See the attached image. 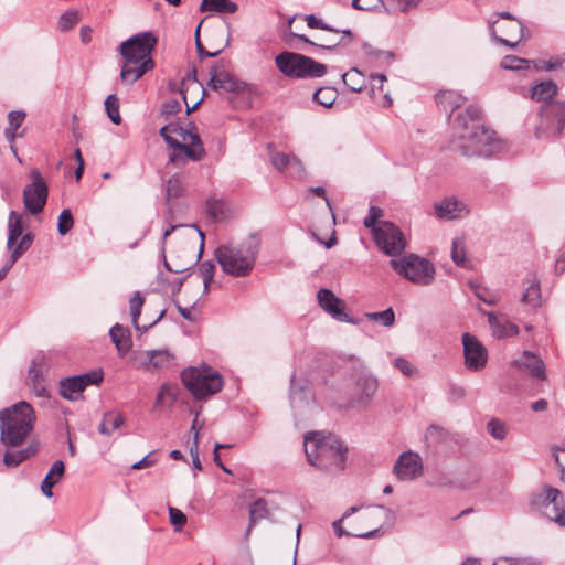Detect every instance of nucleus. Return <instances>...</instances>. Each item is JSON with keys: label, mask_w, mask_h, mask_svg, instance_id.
Masks as SVG:
<instances>
[{"label": "nucleus", "mask_w": 565, "mask_h": 565, "mask_svg": "<svg viewBox=\"0 0 565 565\" xmlns=\"http://www.w3.org/2000/svg\"><path fill=\"white\" fill-rule=\"evenodd\" d=\"M461 340L465 367L471 372L482 371L488 362L486 347L476 335L468 332L462 334Z\"/></svg>", "instance_id": "13"}, {"label": "nucleus", "mask_w": 565, "mask_h": 565, "mask_svg": "<svg viewBox=\"0 0 565 565\" xmlns=\"http://www.w3.org/2000/svg\"><path fill=\"white\" fill-rule=\"evenodd\" d=\"M74 226V217L70 209H64L58 216L57 231L61 235H66Z\"/></svg>", "instance_id": "43"}, {"label": "nucleus", "mask_w": 565, "mask_h": 565, "mask_svg": "<svg viewBox=\"0 0 565 565\" xmlns=\"http://www.w3.org/2000/svg\"><path fill=\"white\" fill-rule=\"evenodd\" d=\"M259 243L255 237L238 245H221L215 252V258L222 270L233 277L248 276L256 263Z\"/></svg>", "instance_id": "3"}, {"label": "nucleus", "mask_w": 565, "mask_h": 565, "mask_svg": "<svg viewBox=\"0 0 565 565\" xmlns=\"http://www.w3.org/2000/svg\"><path fill=\"white\" fill-rule=\"evenodd\" d=\"M542 116L547 121L546 128H536L535 136L539 139L557 137L565 127V102L554 100L542 108Z\"/></svg>", "instance_id": "12"}, {"label": "nucleus", "mask_w": 565, "mask_h": 565, "mask_svg": "<svg viewBox=\"0 0 565 565\" xmlns=\"http://www.w3.org/2000/svg\"><path fill=\"white\" fill-rule=\"evenodd\" d=\"M205 156V150L199 134L190 132L186 136V142L175 143V152L169 156V162L181 167L185 163L186 159L192 161H200Z\"/></svg>", "instance_id": "15"}, {"label": "nucleus", "mask_w": 565, "mask_h": 565, "mask_svg": "<svg viewBox=\"0 0 565 565\" xmlns=\"http://www.w3.org/2000/svg\"><path fill=\"white\" fill-rule=\"evenodd\" d=\"M513 364L521 369V372H525L533 377L544 380L545 379V364L534 353L524 351L522 355L513 361Z\"/></svg>", "instance_id": "23"}, {"label": "nucleus", "mask_w": 565, "mask_h": 565, "mask_svg": "<svg viewBox=\"0 0 565 565\" xmlns=\"http://www.w3.org/2000/svg\"><path fill=\"white\" fill-rule=\"evenodd\" d=\"M210 73L211 77L209 85L214 90L222 89L225 92L238 93L244 88V84L236 79L221 65H214Z\"/></svg>", "instance_id": "21"}, {"label": "nucleus", "mask_w": 565, "mask_h": 565, "mask_svg": "<svg viewBox=\"0 0 565 565\" xmlns=\"http://www.w3.org/2000/svg\"><path fill=\"white\" fill-rule=\"evenodd\" d=\"M181 380L196 399L213 395L223 387L221 374L210 366L185 369Z\"/></svg>", "instance_id": "5"}, {"label": "nucleus", "mask_w": 565, "mask_h": 565, "mask_svg": "<svg viewBox=\"0 0 565 565\" xmlns=\"http://www.w3.org/2000/svg\"><path fill=\"white\" fill-rule=\"evenodd\" d=\"M154 67L153 60H148L147 64L140 63H130L125 61V64L121 68L120 77L121 81L128 84H134L138 81L146 72L152 70Z\"/></svg>", "instance_id": "27"}, {"label": "nucleus", "mask_w": 565, "mask_h": 565, "mask_svg": "<svg viewBox=\"0 0 565 565\" xmlns=\"http://www.w3.org/2000/svg\"><path fill=\"white\" fill-rule=\"evenodd\" d=\"M174 360L168 350H148L140 354L139 366L146 371L168 370L174 365Z\"/></svg>", "instance_id": "20"}, {"label": "nucleus", "mask_w": 565, "mask_h": 565, "mask_svg": "<svg viewBox=\"0 0 565 565\" xmlns=\"http://www.w3.org/2000/svg\"><path fill=\"white\" fill-rule=\"evenodd\" d=\"M552 451H553V457H554V460H555V465H556L557 470H558L559 479H561V481L563 483H565V463L561 461V458L558 456V451H564L565 452V446L564 447L553 446L552 447Z\"/></svg>", "instance_id": "59"}, {"label": "nucleus", "mask_w": 565, "mask_h": 565, "mask_svg": "<svg viewBox=\"0 0 565 565\" xmlns=\"http://www.w3.org/2000/svg\"><path fill=\"white\" fill-rule=\"evenodd\" d=\"M344 85L354 93H359L365 86V78L363 74L355 67L351 68L342 75Z\"/></svg>", "instance_id": "35"}, {"label": "nucleus", "mask_w": 565, "mask_h": 565, "mask_svg": "<svg viewBox=\"0 0 565 565\" xmlns=\"http://www.w3.org/2000/svg\"><path fill=\"white\" fill-rule=\"evenodd\" d=\"M394 366L398 369L404 375L412 376L416 373V367L405 358H396L394 360Z\"/></svg>", "instance_id": "55"}, {"label": "nucleus", "mask_w": 565, "mask_h": 565, "mask_svg": "<svg viewBox=\"0 0 565 565\" xmlns=\"http://www.w3.org/2000/svg\"><path fill=\"white\" fill-rule=\"evenodd\" d=\"M338 97V93L331 87H321L313 94V100L324 107H331Z\"/></svg>", "instance_id": "39"}, {"label": "nucleus", "mask_w": 565, "mask_h": 565, "mask_svg": "<svg viewBox=\"0 0 565 565\" xmlns=\"http://www.w3.org/2000/svg\"><path fill=\"white\" fill-rule=\"evenodd\" d=\"M291 159H292V156L287 154L285 152H279V151L270 152V162L279 171L288 169V167L290 166Z\"/></svg>", "instance_id": "45"}, {"label": "nucleus", "mask_w": 565, "mask_h": 565, "mask_svg": "<svg viewBox=\"0 0 565 565\" xmlns=\"http://www.w3.org/2000/svg\"><path fill=\"white\" fill-rule=\"evenodd\" d=\"M22 217L15 211L9 213L7 248L12 249L17 239L22 235Z\"/></svg>", "instance_id": "30"}, {"label": "nucleus", "mask_w": 565, "mask_h": 565, "mask_svg": "<svg viewBox=\"0 0 565 565\" xmlns=\"http://www.w3.org/2000/svg\"><path fill=\"white\" fill-rule=\"evenodd\" d=\"M169 516L171 524L175 527V531H180L186 523V515L180 509L170 507Z\"/></svg>", "instance_id": "50"}, {"label": "nucleus", "mask_w": 565, "mask_h": 565, "mask_svg": "<svg viewBox=\"0 0 565 565\" xmlns=\"http://www.w3.org/2000/svg\"><path fill=\"white\" fill-rule=\"evenodd\" d=\"M379 381L367 369L362 366L355 371L354 387L351 396V405H366L375 395Z\"/></svg>", "instance_id": "16"}, {"label": "nucleus", "mask_w": 565, "mask_h": 565, "mask_svg": "<svg viewBox=\"0 0 565 565\" xmlns=\"http://www.w3.org/2000/svg\"><path fill=\"white\" fill-rule=\"evenodd\" d=\"M470 288L473 290L475 295L482 300L486 303L494 305L498 301V298L495 295H488V291L486 289L476 288L475 282H469Z\"/></svg>", "instance_id": "60"}, {"label": "nucleus", "mask_w": 565, "mask_h": 565, "mask_svg": "<svg viewBox=\"0 0 565 565\" xmlns=\"http://www.w3.org/2000/svg\"><path fill=\"white\" fill-rule=\"evenodd\" d=\"M451 130L450 147L465 157L489 158L502 150L501 140L481 124V110L475 105L454 117Z\"/></svg>", "instance_id": "1"}, {"label": "nucleus", "mask_w": 565, "mask_h": 565, "mask_svg": "<svg viewBox=\"0 0 565 565\" xmlns=\"http://www.w3.org/2000/svg\"><path fill=\"white\" fill-rule=\"evenodd\" d=\"M268 514L269 512L266 500L263 498H258L257 500H255L249 507V525L246 531V536L249 534L252 526L256 522L267 518Z\"/></svg>", "instance_id": "34"}, {"label": "nucleus", "mask_w": 565, "mask_h": 565, "mask_svg": "<svg viewBox=\"0 0 565 565\" xmlns=\"http://www.w3.org/2000/svg\"><path fill=\"white\" fill-rule=\"evenodd\" d=\"M492 565H539V564L534 561H529L526 558L502 557L499 561L494 562Z\"/></svg>", "instance_id": "61"}, {"label": "nucleus", "mask_w": 565, "mask_h": 565, "mask_svg": "<svg viewBox=\"0 0 565 565\" xmlns=\"http://www.w3.org/2000/svg\"><path fill=\"white\" fill-rule=\"evenodd\" d=\"M172 124H168L160 128L159 135L163 138V140L168 143V146L172 149V152H175V143H179V140L172 137Z\"/></svg>", "instance_id": "57"}, {"label": "nucleus", "mask_w": 565, "mask_h": 565, "mask_svg": "<svg viewBox=\"0 0 565 565\" xmlns=\"http://www.w3.org/2000/svg\"><path fill=\"white\" fill-rule=\"evenodd\" d=\"M362 50L371 61L374 62H391L394 58V53L390 51H383L375 49L372 44L365 42L362 45Z\"/></svg>", "instance_id": "37"}, {"label": "nucleus", "mask_w": 565, "mask_h": 565, "mask_svg": "<svg viewBox=\"0 0 565 565\" xmlns=\"http://www.w3.org/2000/svg\"><path fill=\"white\" fill-rule=\"evenodd\" d=\"M276 67L287 77L318 78L327 73V66L311 57L295 53L282 52L275 57Z\"/></svg>", "instance_id": "4"}, {"label": "nucleus", "mask_w": 565, "mask_h": 565, "mask_svg": "<svg viewBox=\"0 0 565 565\" xmlns=\"http://www.w3.org/2000/svg\"><path fill=\"white\" fill-rule=\"evenodd\" d=\"M157 42L152 32L138 33L120 44V53L127 62L147 64Z\"/></svg>", "instance_id": "7"}, {"label": "nucleus", "mask_w": 565, "mask_h": 565, "mask_svg": "<svg viewBox=\"0 0 565 565\" xmlns=\"http://www.w3.org/2000/svg\"><path fill=\"white\" fill-rule=\"evenodd\" d=\"M175 397V388L170 385H163L158 393L157 403L167 405L171 403Z\"/></svg>", "instance_id": "52"}, {"label": "nucleus", "mask_w": 565, "mask_h": 565, "mask_svg": "<svg viewBox=\"0 0 565 565\" xmlns=\"http://www.w3.org/2000/svg\"><path fill=\"white\" fill-rule=\"evenodd\" d=\"M557 93V85L553 81H544L532 87L531 97L537 102H547Z\"/></svg>", "instance_id": "32"}, {"label": "nucleus", "mask_w": 565, "mask_h": 565, "mask_svg": "<svg viewBox=\"0 0 565 565\" xmlns=\"http://www.w3.org/2000/svg\"><path fill=\"white\" fill-rule=\"evenodd\" d=\"M183 193V183L178 175H173L166 183V200L170 201L181 196Z\"/></svg>", "instance_id": "42"}, {"label": "nucleus", "mask_w": 565, "mask_h": 565, "mask_svg": "<svg viewBox=\"0 0 565 565\" xmlns=\"http://www.w3.org/2000/svg\"><path fill=\"white\" fill-rule=\"evenodd\" d=\"M305 20L307 22V25L310 29H320V30L330 31V32H333V33H337V34L339 32L338 29H334V28L330 26L329 24L323 22L320 18H317L315 14L306 15Z\"/></svg>", "instance_id": "49"}, {"label": "nucleus", "mask_w": 565, "mask_h": 565, "mask_svg": "<svg viewBox=\"0 0 565 565\" xmlns=\"http://www.w3.org/2000/svg\"><path fill=\"white\" fill-rule=\"evenodd\" d=\"M129 305H130V316H131L132 324L135 326V328L137 330H141V328L138 324V319H139L140 313H141V308H142V305H143V298L141 297L139 291H136L132 295V297L129 300ZM147 329H148V327H143L142 331H146Z\"/></svg>", "instance_id": "40"}, {"label": "nucleus", "mask_w": 565, "mask_h": 565, "mask_svg": "<svg viewBox=\"0 0 565 565\" xmlns=\"http://www.w3.org/2000/svg\"><path fill=\"white\" fill-rule=\"evenodd\" d=\"M383 215V211L377 206H371L369 209V215L364 218V226L367 228H371L374 233V228H377L375 226L379 218Z\"/></svg>", "instance_id": "53"}, {"label": "nucleus", "mask_w": 565, "mask_h": 565, "mask_svg": "<svg viewBox=\"0 0 565 565\" xmlns=\"http://www.w3.org/2000/svg\"><path fill=\"white\" fill-rule=\"evenodd\" d=\"M527 63H529L527 60L520 58L514 55H508L502 60L501 66L507 70H521V68H523V64H527Z\"/></svg>", "instance_id": "54"}, {"label": "nucleus", "mask_w": 565, "mask_h": 565, "mask_svg": "<svg viewBox=\"0 0 565 565\" xmlns=\"http://www.w3.org/2000/svg\"><path fill=\"white\" fill-rule=\"evenodd\" d=\"M317 300L321 309L333 319L341 322H352L344 311V301L337 297L330 289L321 288L317 294Z\"/></svg>", "instance_id": "18"}, {"label": "nucleus", "mask_w": 565, "mask_h": 565, "mask_svg": "<svg viewBox=\"0 0 565 565\" xmlns=\"http://www.w3.org/2000/svg\"><path fill=\"white\" fill-rule=\"evenodd\" d=\"M214 270H215V265L210 260L203 262L200 265V273L203 278V285H204V289H203L204 294L207 292L209 286L213 280Z\"/></svg>", "instance_id": "46"}, {"label": "nucleus", "mask_w": 565, "mask_h": 565, "mask_svg": "<svg viewBox=\"0 0 565 565\" xmlns=\"http://www.w3.org/2000/svg\"><path fill=\"white\" fill-rule=\"evenodd\" d=\"M466 98L455 90H441L436 95V103L445 110L450 111V125L452 126L454 117L458 113L466 114V109H460Z\"/></svg>", "instance_id": "24"}, {"label": "nucleus", "mask_w": 565, "mask_h": 565, "mask_svg": "<svg viewBox=\"0 0 565 565\" xmlns=\"http://www.w3.org/2000/svg\"><path fill=\"white\" fill-rule=\"evenodd\" d=\"M308 462L322 470H343L348 448L332 433L309 431L303 436Z\"/></svg>", "instance_id": "2"}, {"label": "nucleus", "mask_w": 565, "mask_h": 565, "mask_svg": "<svg viewBox=\"0 0 565 565\" xmlns=\"http://www.w3.org/2000/svg\"><path fill=\"white\" fill-rule=\"evenodd\" d=\"M34 426H0V441L8 447L20 446Z\"/></svg>", "instance_id": "25"}, {"label": "nucleus", "mask_w": 565, "mask_h": 565, "mask_svg": "<svg viewBox=\"0 0 565 565\" xmlns=\"http://www.w3.org/2000/svg\"><path fill=\"white\" fill-rule=\"evenodd\" d=\"M435 212L440 218L455 220L467 215L469 209L465 202L449 196L435 204Z\"/></svg>", "instance_id": "22"}, {"label": "nucleus", "mask_w": 565, "mask_h": 565, "mask_svg": "<svg viewBox=\"0 0 565 565\" xmlns=\"http://www.w3.org/2000/svg\"><path fill=\"white\" fill-rule=\"evenodd\" d=\"M288 169L294 178H302L305 174V167L302 162L299 160V158H297L296 156H292Z\"/></svg>", "instance_id": "62"}, {"label": "nucleus", "mask_w": 565, "mask_h": 565, "mask_svg": "<svg viewBox=\"0 0 565 565\" xmlns=\"http://www.w3.org/2000/svg\"><path fill=\"white\" fill-rule=\"evenodd\" d=\"M201 25H202V22L196 26V30H195V44H196V51H198L199 56L201 58L217 56L223 51V49H218L214 52H209L203 47L202 43L200 42L199 33H200Z\"/></svg>", "instance_id": "58"}, {"label": "nucleus", "mask_w": 565, "mask_h": 565, "mask_svg": "<svg viewBox=\"0 0 565 565\" xmlns=\"http://www.w3.org/2000/svg\"><path fill=\"white\" fill-rule=\"evenodd\" d=\"M391 266L399 275L419 286L430 285L436 275L434 264L415 254H409L401 259H392Z\"/></svg>", "instance_id": "6"}, {"label": "nucleus", "mask_w": 565, "mask_h": 565, "mask_svg": "<svg viewBox=\"0 0 565 565\" xmlns=\"http://www.w3.org/2000/svg\"><path fill=\"white\" fill-rule=\"evenodd\" d=\"M109 335L113 343L116 345L117 351L120 355H125L131 349V335L130 331L119 323H116L110 330Z\"/></svg>", "instance_id": "29"}, {"label": "nucleus", "mask_w": 565, "mask_h": 565, "mask_svg": "<svg viewBox=\"0 0 565 565\" xmlns=\"http://www.w3.org/2000/svg\"><path fill=\"white\" fill-rule=\"evenodd\" d=\"M35 419L33 407L24 401L0 411V424H33Z\"/></svg>", "instance_id": "19"}, {"label": "nucleus", "mask_w": 565, "mask_h": 565, "mask_svg": "<svg viewBox=\"0 0 565 565\" xmlns=\"http://www.w3.org/2000/svg\"><path fill=\"white\" fill-rule=\"evenodd\" d=\"M78 21V12L75 10L64 12L58 19V28L62 31H68L75 26Z\"/></svg>", "instance_id": "47"}, {"label": "nucleus", "mask_w": 565, "mask_h": 565, "mask_svg": "<svg viewBox=\"0 0 565 565\" xmlns=\"http://www.w3.org/2000/svg\"><path fill=\"white\" fill-rule=\"evenodd\" d=\"M527 282L529 286L523 292L521 301L530 305L531 307H537L541 303V290L536 275H532Z\"/></svg>", "instance_id": "33"}, {"label": "nucleus", "mask_w": 565, "mask_h": 565, "mask_svg": "<svg viewBox=\"0 0 565 565\" xmlns=\"http://www.w3.org/2000/svg\"><path fill=\"white\" fill-rule=\"evenodd\" d=\"M30 177L32 182L23 190V204L31 214L36 215L46 204L49 190L38 169H32Z\"/></svg>", "instance_id": "10"}, {"label": "nucleus", "mask_w": 565, "mask_h": 565, "mask_svg": "<svg viewBox=\"0 0 565 565\" xmlns=\"http://www.w3.org/2000/svg\"><path fill=\"white\" fill-rule=\"evenodd\" d=\"M365 318L370 321H379L384 327H393L395 323V313L392 308L380 312H366Z\"/></svg>", "instance_id": "41"}, {"label": "nucleus", "mask_w": 565, "mask_h": 565, "mask_svg": "<svg viewBox=\"0 0 565 565\" xmlns=\"http://www.w3.org/2000/svg\"><path fill=\"white\" fill-rule=\"evenodd\" d=\"M26 114L22 110H12L8 114V127L10 130H18L25 119Z\"/></svg>", "instance_id": "51"}, {"label": "nucleus", "mask_w": 565, "mask_h": 565, "mask_svg": "<svg viewBox=\"0 0 565 565\" xmlns=\"http://www.w3.org/2000/svg\"><path fill=\"white\" fill-rule=\"evenodd\" d=\"M105 110L113 124L119 125L121 116L119 113V98L116 94H110L105 99Z\"/></svg>", "instance_id": "38"}, {"label": "nucleus", "mask_w": 565, "mask_h": 565, "mask_svg": "<svg viewBox=\"0 0 565 565\" xmlns=\"http://www.w3.org/2000/svg\"><path fill=\"white\" fill-rule=\"evenodd\" d=\"M451 258L456 265L466 266V252L461 239L456 238L452 241Z\"/></svg>", "instance_id": "44"}, {"label": "nucleus", "mask_w": 565, "mask_h": 565, "mask_svg": "<svg viewBox=\"0 0 565 565\" xmlns=\"http://www.w3.org/2000/svg\"><path fill=\"white\" fill-rule=\"evenodd\" d=\"M290 405L299 419H308L319 411L312 390L307 381L291 379Z\"/></svg>", "instance_id": "8"}, {"label": "nucleus", "mask_w": 565, "mask_h": 565, "mask_svg": "<svg viewBox=\"0 0 565 565\" xmlns=\"http://www.w3.org/2000/svg\"><path fill=\"white\" fill-rule=\"evenodd\" d=\"M64 472H65V465L62 460H56L51 469L49 470V472L46 473V476H50L54 479H56L57 481H60L62 479V477L64 476Z\"/></svg>", "instance_id": "63"}, {"label": "nucleus", "mask_w": 565, "mask_h": 565, "mask_svg": "<svg viewBox=\"0 0 565 565\" xmlns=\"http://www.w3.org/2000/svg\"><path fill=\"white\" fill-rule=\"evenodd\" d=\"M190 434H192V436L191 435L188 436L185 444L189 447V451H190V455L192 458V463H193L194 469L202 470V463H201V460L199 457V434H200V431L198 429V426H191Z\"/></svg>", "instance_id": "36"}, {"label": "nucleus", "mask_w": 565, "mask_h": 565, "mask_svg": "<svg viewBox=\"0 0 565 565\" xmlns=\"http://www.w3.org/2000/svg\"><path fill=\"white\" fill-rule=\"evenodd\" d=\"M500 18L503 20L501 23L507 24V26L513 30L515 34H521L526 30L522 22L514 18L510 12H501Z\"/></svg>", "instance_id": "48"}, {"label": "nucleus", "mask_w": 565, "mask_h": 565, "mask_svg": "<svg viewBox=\"0 0 565 565\" xmlns=\"http://www.w3.org/2000/svg\"><path fill=\"white\" fill-rule=\"evenodd\" d=\"M238 6L231 0H202L200 11H212L218 13H235Z\"/></svg>", "instance_id": "31"}, {"label": "nucleus", "mask_w": 565, "mask_h": 565, "mask_svg": "<svg viewBox=\"0 0 565 565\" xmlns=\"http://www.w3.org/2000/svg\"><path fill=\"white\" fill-rule=\"evenodd\" d=\"M491 33L499 43L509 47H515L524 38V32L515 34L513 30L509 29L507 24L500 23V21H495L491 25Z\"/></svg>", "instance_id": "26"}, {"label": "nucleus", "mask_w": 565, "mask_h": 565, "mask_svg": "<svg viewBox=\"0 0 565 565\" xmlns=\"http://www.w3.org/2000/svg\"><path fill=\"white\" fill-rule=\"evenodd\" d=\"M393 473L401 481H411L423 475L422 457L414 451L402 452L393 466Z\"/></svg>", "instance_id": "17"}, {"label": "nucleus", "mask_w": 565, "mask_h": 565, "mask_svg": "<svg viewBox=\"0 0 565 565\" xmlns=\"http://www.w3.org/2000/svg\"><path fill=\"white\" fill-rule=\"evenodd\" d=\"M532 504L542 510L547 519L561 526L565 525V507L562 492L551 486H544L542 491L532 499Z\"/></svg>", "instance_id": "9"}, {"label": "nucleus", "mask_w": 565, "mask_h": 565, "mask_svg": "<svg viewBox=\"0 0 565 565\" xmlns=\"http://www.w3.org/2000/svg\"><path fill=\"white\" fill-rule=\"evenodd\" d=\"M126 417L124 414L118 409H111L104 414L102 423L100 424H125Z\"/></svg>", "instance_id": "56"}, {"label": "nucleus", "mask_w": 565, "mask_h": 565, "mask_svg": "<svg viewBox=\"0 0 565 565\" xmlns=\"http://www.w3.org/2000/svg\"><path fill=\"white\" fill-rule=\"evenodd\" d=\"M102 381L103 372L100 370L65 377L60 381V394L66 399L76 401L88 385L99 384Z\"/></svg>", "instance_id": "14"}, {"label": "nucleus", "mask_w": 565, "mask_h": 565, "mask_svg": "<svg viewBox=\"0 0 565 565\" xmlns=\"http://www.w3.org/2000/svg\"><path fill=\"white\" fill-rule=\"evenodd\" d=\"M373 235L377 247L388 256L399 255L406 247L403 233L393 223H382Z\"/></svg>", "instance_id": "11"}, {"label": "nucleus", "mask_w": 565, "mask_h": 565, "mask_svg": "<svg viewBox=\"0 0 565 565\" xmlns=\"http://www.w3.org/2000/svg\"><path fill=\"white\" fill-rule=\"evenodd\" d=\"M488 321L497 338L512 337L519 333L516 324L502 317H498L494 312L488 313Z\"/></svg>", "instance_id": "28"}, {"label": "nucleus", "mask_w": 565, "mask_h": 565, "mask_svg": "<svg viewBox=\"0 0 565 565\" xmlns=\"http://www.w3.org/2000/svg\"><path fill=\"white\" fill-rule=\"evenodd\" d=\"M58 481L50 476H45L43 481H42V484H41V490L43 492V494L47 498H51L53 497V491H52V488L57 483Z\"/></svg>", "instance_id": "64"}]
</instances>
